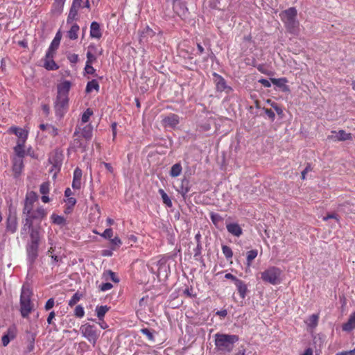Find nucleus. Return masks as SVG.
<instances>
[{
	"mask_svg": "<svg viewBox=\"0 0 355 355\" xmlns=\"http://www.w3.org/2000/svg\"><path fill=\"white\" fill-rule=\"evenodd\" d=\"M215 349L221 354H230L234 349V345L239 340L235 334L217 333L214 335Z\"/></svg>",
	"mask_w": 355,
	"mask_h": 355,
	"instance_id": "nucleus-1",
	"label": "nucleus"
},
{
	"mask_svg": "<svg viewBox=\"0 0 355 355\" xmlns=\"http://www.w3.org/2000/svg\"><path fill=\"white\" fill-rule=\"evenodd\" d=\"M31 291L23 286L20 295V312L23 318H28L33 309V304L31 300Z\"/></svg>",
	"mask_w": 355,
	"mask_h": 355,
	"instance_id": "nucleus-2",
	"label": "nucleus"
},
{
	"mask_svg": "<svg viewBox=\"0 0 355 355\" xmlns=\"http://www.w3.org/2000/svg\"><path fill=\"white\" fill-rule=\"evenodd\" d=\"M71 87L69 81H64L58 86V96L55 103L57 114L61 108H64L68 103V94Z\"/></svg>",
	"mask_w": 355,
	"mask_h": 355,
	"instance_id": "nucleus-3",
	"label": "nucleus"
},
{
	"mask_svg": "<svg viewBox=\"0 0 355 355\" xmlns=\"http://www.w3.org/2000/svg\"><path fill=\"white\" fill-rule=\"evenodd\" d=\"M263 282L272 285L281 283L282 270L277 267L270 266L260 273Z\"/></svg>",
	"mask_w": 355,
	"mask_h": 355,
	"instance_id": "nucleus-4",
	"label": "nucleus"
},
{
	"mask_svg": "<svg viewBox=\"0 0 355 355\" xmlns=\"http://www.w3.org/2000/svg\"><path fill=\"white\" fill-rule=\"evenodd\" d=\"M297 10L295 8L292 7L284 10L281 17L284 21L286 28L290 32L294 33L298 26V22L296 20Z\"/></svg>",
	"mask_w": 355,
	"mask_h": 355,
	"instance_id": "nucleus-5",
	"label": "nucleus"
},
{
	"mask_svg": "<svg viewBox=\"0 0 355 355\" xmlns=\"http://www.w3.org/2000/svg\"><path fill=\"white\" fill-rule=\"evenodd\" d=\"M80 331L82 336L85 338L94 346L96 345L100 336V331L94 325L88 323L81 325Z\"/></svg>",
	"mask_w": 355,
	"mask_h": 355,
	"instance_id": "nucleus-6",
	"label": "nucleus"
},
{
	"mask_svg": "<svg viewBox=\"0 0 355 355\" xmlns=\"http://www.w3.org/2000/svg\"><path fill=\"white\" fill-rule=\"evenodd\" d=\"M38 200V196L35 191H28L24 202L22 214L25 216L33 210L34 203Z\"/></svg>",
	"mask_w": 355,
	"mask_h": 355,
	"instance_id": "nucleus-7",
	"label": "nucleus"
},
{
	"mask_svg": "<svg viewBox=\"0 0 355 355\" xmlns=\"http://www.w3.org/2000/svg\"><path fill=\"white\" fill-rule=\"evenodd\" d=\"M47 216V211L42 206H39L36 209L31 211L29 214L25 216V218L30 219L33 223L35 220L42 221Z\"/></svg>",
	"mask_w": 355,
	"mask_h": 355,
	"instance_id": "nucleus-8",
	"label": "nucleus"
},
{
	"mask_svg": "<svg viewBox=\"0 0 355 355\" xmlns=\"http://www.w3.org/2000/svg\"><path fill=\"white\" fill-rule=\"evenodd\" d=\"M213 76L217 92H225L226 94H230L233 91V89L227 85L225 80L220 75L214 73Z\"/></svg>",
	"mask_w": 355,
	"mask_h": 355,
	"instance_id": "nucleus-9",
	"label": "nucleus"
},
{
	"mask_svg": "<svg viewBox=\"0 0 355 355\" xmlns=\"http://www.w3.org/2000/svg\"><path fill=\"white\" fill-rule=\"evenodd\" d=\"M162 122L165 128H175L180 123V116L175 114L170 113L163 118Z\"/></svg>",
	"mask_w": 355,
	"mask_h": 355,
	"instance_id": "nucleus-10",
	"label": "nucleus"
},
{
	"mask_svg": "<svg viewBox=\"0 0 355 355\" xmlns=\"http://www.w3.org/2000/svg\"><path fill=\"white\" fill-rule=\"evenodd\" d=\"M38 245L29 244L27 245V259L31 266H32L38 256Z\"/></svg>",
	"mask_w": 355,
	"mask_h": 355,
	"instance_id": "nucleus-11",
	"label": "nucleus"
},
{
	"mask_svg": "<svg viewBox=\"0 0 355 355\" xmlns=\"http://www.w3.org/2000/svg\"><path fill=\"white\" fill-rule=\"evenodd\" d=\"M79 134L80 132L77 130L73 133L74 139L72 142L73 147L75 149H81L83 151H85L88 146L87 141L80 139Z\"/></svg>",
	"mask_w": 355,
	"mask_h": 355,
	"instance_id": "nucleus-12",
	"label": "nucleus"
},
{
	"mask_svg": "<svg viewBox=\"0 0 355 355\" xmlns=\"http://www.w3.org/2000/svg\"><path fill=\"white\" fill-rule=\"evenodd\" d=\"M17 217L16 213L10 214L7 218L6 230L10 233H15L17 230Z\"/></svg>",
	"mask_w": 355,
	"mask_h": 355,
	"instance_id": "nucleus-13",
	"label": "nucleus"
},
{
	"mask_svg": "<svg viewBox=\"0 0 355 355\" xmlns=\"http://www.w3.org/2000/svg\"><path fill=\"white\" fill-rule=\"evenodd\" d=\"M9 132L15 134L16 136L18 137L17 142H19L21 144H25L28 138V131L19 128L11 127L9 129Z\"/></svg>",
	"mask_w": 355,
	"mask_h": 355,
	"instance_id": "nucleus-14",
	"label": "nucleus"
},
{
	"mask_svg": "<svg viewBox=\"0 0 355 355\" xmlns=\"http://www.w3.org/2000/svg\"><path fill=\"white\" fill-rule=\"evenodd\" d=\"M330 138L334 141H346L352 139V135L347 133L345 130H339L338 132L332 131Z\"/></svg>",
	"mask_w": 355,
	"mask_h": 355,
	"instance_id": "nucleus-15",
	"label": "nucleus"
},
{
	"mask_svg": "<svg viewBox=\"0 0 355 355\" xmlns=\"http://www.w3.org/2000/svg\"><path fill=\"white\" fill-rule=\"evenodd\" d=\"M226 228L227 232L232 235L239 237L243 234V230L236 223H230L227 224Z\"/></svg>",
	"mask_w": 355,
	"mask_h": 355,
	"instance_id": "nucleus-16",
	"label": "nucleus"
},
{
	"mask_svg": "<svg viewBox=\"0 0 355 355\" xmlns=\"http://www.w3.org/2000/svg\"><path fill=\"white\" fill-rule=\"evenodd\" d=\"M102 36V32L100 25L96 21H93L90 26V37L92 38L100 39Z\"/></svg>",
	"mask_w": 355,
	"mask_h": 355,
	"instance_id": "nucleus-17",
	"label": "nucleus"
},
{
	"mask_svg": "<svg viewBox=\"0 0 355 355\" xmlns=\"http://www.w3.org/2000/svg\"><path fill=\"white\" fill-rule=\"evenodd\" d=\"M355 329V311L349 315L347 322L344 323L342 326V329L344 331H351Z\"/></svg>",
	"mask_w": 355,
	"mask_h": 355,
	"instance_id": "nucleus-18",
	"label": "nucleus"
},
{
	"mask_svg": "<svg viewBox=\"0 0 355 355\" xmlns=\"http://www.w3.org/2000/svg\"><path fill=\"white\" fill-rule=\"evenodd\" d=\"M154 33L152 29L148 27L144 28L142 31H139V42L141 43L148 42V38L152 37Z\"/></svg>",
	"mask_w": 355,
	"mask_h": 355,
	"instance_id": "nucleus-19",
	"label": "nucleus"
},
{
	"mask_svg": "<svg viewBox=\"0 0 355 355\" xmlns=\"http://www.w3.org/2000/svg\"><path fill=\"white\" fill-rule=\"evenodd\" d=\"M31 242L29 244L40 245V228L34 227L30 232Z\"/></svg>",
	"mask_w": 355,
	"mask_h": 355,
	"instance_id": "nucleus-20",
	"label": "nucleus"
},
{
	"mask_svg": "<svg viewBox=\"0 0 355 355\" xmlns=\"http://www.w3.org/2000/svg\"><path fill=\"white\" fill-rule=\"evenodd\" d=\"M64 2L65 0H55L53 3L51 12L53 14L60 15L62 12Z\"/></svg>",
	"mask_w": 355,
	"mask_h": 355,
	"instance_id": "nucleus-21",
	"label": "nucleus"
},
{
	"mask_svg": "<svg viewBox=\"0 0 355 355\" xmlns=\"http://www.w3.org/2000/svg\"><path fill=\"white\" fill-rule=\"evenodd\" d=\"M23 166H24V164H23V161L21 159L15 158L13 159L12 171L16 177L18 176L19 175H20V173L22 171Z\"/></svg>",
	"mask_w": 355,
	"mask_h": 355,
	"instance_id": "nucleus-22",
	"label": "nucleus"
},
{
	"mask_svg": "<svg viewBox=\"0 0 355 355\" xmlns=\"http://www.w3.org/2000/svg\"><path fill=\"white\" fill-rule=\"evenodd\" d=\"M238 293H239L240 297L242 299H244L246 295L247 292V286L242 280H236V283L235 284Z\"/></svg>",
	"mask_w": 355,
	"mask_h": 355,
	"instance_id": "nucleus-23",
	"label": "nucleus"
},
{
	"mask_svg": "<svg viewBox=\"0 0 355 355\" xmlns=\"http://www.w3.org/2000/svg\"><path fill=\"white\" fill-rule=\"evenodd\" d=\"M33 223L30 219L24 218L22 220V227L21 229V234H26L27 232H29L33 229Z\"/></svg>",
	"mask_w": 355,
	"mask_h": 355,
	"instance_id": "nucleus-24",
	"label": "nucleus"
},
{
	"mask_svg": "<svg viewBox=\"0 0 355 355\" xmlns=\"http://www.w3.org/2000/svg\"><path fill=\"white\" fill-rule=\"evenodd\" d=\"M33 223L30 219L24 218L22 220V227L21 229V234H26L27 232H29L33 229Z\"/></svg>",
	"mask_w": 355,
	"mask_h": 355,
	"instance_id": "nucleus-25",
	"label": "nucleus"
},
{
	"mask_svg": "<svg viewBox=\"0 0 355 355\" xmlns=\"http://www.w3.org/2000/svg\"><path fill=\"white\" fill-rule=\"evenodd\" d=\"M80 30L79 26L76 24H73L70 29L67 31V37L72 40H75L78 38V33Z\"/></svg>",
	"mask_w": 355,
	"mask_h": 355,
	"instance_id": "nucleus-26",
	"label": "nucleus"
},
{
	"mask_svg": "<svg viewBox=\"0 0 355 355\" xmlns=\"http://www.w3.org/2000/svg\"><path fill=\"white\" fill-rule=\"evenodd\" d=\"M100 89L99 84L98 81L95 79L92 80L91 81H89L87 84L85 92L87 93L92 92L94 89L96 92H98Z\"/></svg>",
	"mask_w": 355,
	"mask_h": 355,
	"instance_id": "nucleus-27",
	"label": "nucleus"
},
{
	"mask_svg": "<svg viewBox=\"0 0 355 355\" xmlns=\"http://www.w3.org/2000/svg\"><path fill=\"white\" fill-rule=\"evenodd\" d=\"M110 307L107 305L97 306L96 308V315L100 320H103L105 313L109 311Z\"/></svg>",
	"mask_w": 355,
	"mask_h": 355,
	"instance_id": "nucleus-28",
	"label": "nucleus"
},
{
	"mask_svg": "<svg viewBox=\"0 0 355 355\" xmlns=\"http://www.w3.org/2000/svg\"><path fill=\"white\" fill-rule=\"evenodd\" d=\"M182 171V167L180 163L173 164L170 171V175L173 178L179 176Z\"/></svg>",
	"mask_w": 355,
	"mask_h": 355,
	"instance_id": "nucleus-29",
	"label": "nucleus"
},
{
	"mask_svg": "<svg viewBox=\"0 0 355 355\" xmlns=\"http://www.w3.org/2000/svg\"><path fill=\"white\" fill-rule=\"evenodd\" d=\"M24 144H21L19 142H17V145L14 148V151L18 157L17 159H21L25 156L26 153L24 149Z\"/></svg>",
	"mask_w": 355,
	"mask_h": 355,
	"instance_id": "nucleus-30",
	"label": "nucleus"
},
{
	"mask_svg": "<svg viewBox=\"0 0 355 355\" xmlns=\"http://www.w3.org/2000/svg\"><path fill=\"white\" fill-rule=\"evenodd\" d=\"M80 135L85 140L89 141L92 137V128L90 125H86L83 128Z\"/></svg>",
	"mask_w": 355,
	"mask_h": 355,
	"instance_id": "nucleus-31",
	"label": "nucleus"
},
{
	"mask_svg": "<svg viewBox=\"0 0 355 355\" xmlns=\"http://www.w3.org/2000/svg\"><path fill=\"white\" fill-rule=\"evenodd\" d=\"M44 67L47 70H56L58 69V66L53 60V58L45 59Z\"/></svg>",
	"mask_w": 355,
	"mask_h": 355,
	"instance_id": "nucleus-32",
	"label": "nucleus"
},
{
	"mask_svg": "<svg viewBox=\"0 0 355 355\" xmlns=\"http://www.w3.org/2000/svg\"><path fill=\"white\" fill-rule=\"evenodd\" d=\"M159 193L161 195L163 202L168 207H171L173 205L172 201L166 193L162 189L159 190Z\"/></svg>",
	"mask_w": 355,
	"mask_h": 355,
	"instance_id": "nucleus-33",
	"label": "nucleus"
},
{
	"mask_svg": "<svg viewBox=\"0 0 355 355\" xmlns=\"http://www.w3.org/2000/svg\"><path fill=\"white\" fill-rule=\"evenodd\" d=\"M318 315L313 314L309 316V318L306 320V324L309 327H315L318 322Z\"/></svg>",
	"mask_w": 355,
	"mask_h": 355,
	"instance_id": "nucleus-34",
	"label": "nucleus"
},
{
	"mask_svg": "<svg viewBox=\"0 0 355 355\" xmlns=\"http://www.w3.org/2000/svg\"><path fill=\"white\" fill-rule=\"evenodd\" d=\"M141 333L145 335L148 340L151 342H155L154 330H150L148 328H143L140 330Z\"/></svg>",
	"mask_w": 355,
	"mask_h": 355,
	"instance_id": "nucleus-35",
	"label": "nucleus"
},
{
	"mask_svg": "<svg viewBox=\"0 0 355 355\" xmlns=\"http://www.w3.org/2000/svg\"><path fill=\"white\" fill-rule=\"evenodd\" d=\"M78 8H74L72 6H71V8H70L68 17H67V24L71 23L76 19V17L78 15Z\"/></svg>",
	"mask_w": 355,
	"mask_h": 355,
	"instance_id": "nucleus-36",
	"label": "nucleus"
},
{
	"mask_svg": "<svg viewBox=\"0 0 355 355\" xmlns=\"http://www.w3.org/2000/svg\"><path fill=\"white\" fill-rule=\"evenodd\" d=\"M258 254L257 250H252L247 252V264L248 266H250L252 261L257 257Z\"/></svg>",
	"mask_w": 355,
	"mask_h": 355,
	"instance_id": "nucleus-37",
	"label": "nucleus"
},
{
	"mask_svg": "<svg viewBox=\"0 0 355 355\" xmlns=\"http://www.w3.org/2000/svg\"><path fill=\"white\" fill-rule=\"evenodd\" d=\"M83 295L78 292L73 294V295L71 297V298L69 301V306L72 307L75 304H76L82 297Z\"/></svg>",
	"mask_w": 355,
	"mask_h": 355,
	"instance_id": "nucleus-38",
	"label": "nucleus"
},
{
	"mask_svg": "<svg viewBox=\"0 0 355 355\" xmlns=\"http://www.w3.org/2000/svg\"><path fill=\"white\" fill-rule=\"evenodd\" d=\"M61 37H62L61 33H60V31H58L56 33L54 39L51 42L50 46H51L52 49H57L58 48V46H59V44H60V40H61Z\"/></svg>",
	"mask_w": 355,
	"mask_h": 355,
	"instance_id": "nucleus-39",
	"label": "nucleus"
},
{
	"mask_svg": "<svg viewBox=\"0 0 355 355\" xmlns=\"http://www.w3.org/2000/svg\"><path fill=\"white\" fill-rule=\"evenodd\" d=\"M210 218L215 225H218L219 223L223 220V218L220 214L214 212L210 214Z\"/></svg>",
	"mask_w": 355,
	"mask_h": 355,
	"instance_id": "nucleus-40",
	"label": "nucleus"
},
{
	"mask_svg": "<svg viewBox=\"0 0 355 355\" xmlns=\"http://www.w3.org/2000/svg\"><path fill=\"white\" fill-rule=\"evenodd\" d=\"M202 249V243H198L196 247L193 249V257L197 261L201 259Z\"/></svg>",
	"mask_w": 355,
	"mask_h": 355,
	"instance_id": "nucleus-41",
	"label": "nucleus"
},
{
	"mask_svg": "<svg viewBox=\"0 0 355 355\" xmlns=\"http://www.w3.org/2000/svg\"><path fill=\"white\" fill-rule=\"evenodd\" d=\"M51 218L53 223L57 225H62L65 221L64 217L56 214H52Z\"/></svg>",
	"mask_w": 355,
	"mask_h": 355,
	"instance_id": "nucleus-42",
	"label": "nucleus"
},
{
	"mask_svg": "<svg viewBox=\"0 0 355 355\" xmlns=\"http://www.w3.org/2000/svg\"><path fill=\"white\" fill-rule=\"evenodd\" d=\"M270 81L275 85L282 87L284 86L285 83L287 82V80L285 78H270Z\"/></svg>",
	"mask_w": 355,
	"mask_h": 355,
	"instance_id": "nucleus-43",
	"label": "nucleus"
},
{
	"mask_svg": "<svg viewBox=\"0 0 355 355\" xmlns=\"http://www.w3.org/2000/svg\"><path fill=\"white\" fill-rule=\"evenodd\" d=\"M222 251L225 257L228 259L232 257L233 252L232 249L227 246V245H223L222 246Z\"/></svg>",
	"mask_w": 355,
	"mask_h": 355,
	"instance_id": "nucleus-44",
	"label": "nucleus"
},
{
	"mask_svg": "<svg viewBox=\"0 0 355 355\" xmlns=\"http://www.w3.org/2000/svg\"><path fill=\"white\" fill-rule=\"evenodd\" d=\"M110 243L112 245V249L115 250L116 248L120 247L122 242L119 237L116 236L114 239H110Z\"/></svg>",
	"mask_w": 355,
	"mask_h": 355,
	"instance_id": "nucleus-45",
	"label": "nucleus"
},
{
	"mask_svg": "<svg viewBox=\"0 0 355 355\" xmlns=\"http://www.w3.org/2000/svg\"><path fill=\"white\" fill-rule=\"evenodd\" d=\"M40 191L42 195H47L49 192V183L48 182H43L40 185Z\"/></svg>",
	"mask_w": 355,
	"mask_h": 355,
	"instance_id": "nucleus-46",
	"label": "nucleus"
},
{
	"mask_svg": "<svg viewBox=\"0 0 355 355\" xmlns=\"http://www.w3.org/2000/svg\"><path fill=\"white\" fill-rule=\"evenodd\" d=\"M74 315L78 318H83L85 315V311L81 305H78L74 310Z\"/></svg>",
	"mask_w": 355,
	"mask_h": 355,
	"instance_id": "nucleus-47",
	"label": "nucleus"
},
{
	"mask_svg": "<svg viewBox=\"0 0 355 355\" xmlns=\"http://www.w3.org/2000/svg\"><path fill=\"white\" fill-rule=\"evenodd\" d=\"M93 112L89 109H87L82 115L81 121L83 123H87L90 116L92 115Z\"/></svg>",
	"mask_w": 355,
	"mask_h": 355,
	"instance_id": "nucleus-48",
	"label": "nucleus"
},
{
	"mask_svg": "<svg viewBox=\"0 0 355 355\" xmlns=\"http://www.w3.org/2000/svg\"><path fill=\"white\" fill-rule=\"evenodd\" d=\"M17 330L15 327H10L8 328L7 333L5 335L8 336L10 339H14L16 337Z\"/></svg>",
	"mask_w": 355,
	"mask_h": 355,
	"instance_id": "nucleus-49",
	"label": "nucleus"
},
{
	"mask_svg": "<svg viewBox=\"0 0 355 355\" xmlns=\"http://www.w3.org/2000/svg\"><path fill=\"white\" fill-rule=\"evenodd\" d=\"M101 236L106 239H111V238L113 236V230L112 228H107L101 234Z\"/></svg>",
	"mask_w": 355,
	"mask_h": 355,
	"instance_id": "nucleus-50",
	"label": "nucleus"
},
{
	"mask_svg": "<svg viewBox=\"0 0 355 355\" xmlns=\"http://www.w3.org/2000/svg\"><path fill=\"white\" fill-rule=\"evenodd\" d=\"M157 266H158L157 274V276H159L161 273L162 268L166 266V260L164 259H161L158 260L157 261Z\"/></svg>",
	"mask_w": 355,
	"mask_h": 355,
	"instance_id": "nucleus-51",
	"label": "nucleus"
},
{
	"mask_svg": "<svg viewBox=\"0 0 355 355\" xmlns=\"http://www.w3.org/2000/svg\"><path fill=\"white\" fill-rule=\"evenodd\" d=\"M96 60V57L89 51L87 53V62L86 64H92Z\"/></svg>",
	"mask_w": 355,
	"mask_h": 355,
	"instance_id": "nucleus-52",
	"label": "nucleus"
},
{
	"mask_svg": "<svg viewBox=\"0 0 355 355\" xmlns=\"http://www.w3.org/2000/svg\"><path fill=\"white\" fill-rule=\"evenodd\" d=\"M46 132L51 135V136H56L58 134V130L53 125H49L48 127Z\"/></svg>",
	"mask_w": 355,
	"mask_h": 355,
	"instance_id": "nucleus-53",
	"label": "nucleus"
},
{
	"mask_svg": "<svg viewBox=\"0 0 355 355\" xmlns=\"http://www.w3.org/2000/svg\"><path fill=\"white\" fill-rule=\"evenodd\" d=\"M113 287V285L110 282L103 283L99 286V288L101 291H107L110 290Z\"/></svg>",
	"mask_w": 355,
	"mask_h": 355,
	"instance_id": "nucleus-54",
	"label": "nucleus"
},
{
	"mask_svg": "<svg viewBox=\"0 0 355 355\" xmlns=\"http://www.w3.org/2000/svg\"><path fill=\"white\" fill-rule=\"evenodd\" d=\"M82 175H83V173H82L81 169H80L79 168H76L73 171V180L81 181Z\"/></svg>",
	"mask_w": 355,
	"mask_h": 355,
	"instance_id": "nucleus-55",
	"label": "nucleus"
},
{
	"mask_svg": "<svg viewBox=\"0 0 355 355\" xmlns=\"http://www.w3.org/2000/svg\"><path fill=\"white\" fill-rule=\"evenodd\" d=\"M55 51H56V49H52L51 46H49L46 51V53L45 55V59L53 58Z\"/></svg>",
	"mask_w": 355,
	"mask_h": 355,
	"instance_id": "nucleus-56",
	"label": "nucleus"
},
{
	"mask_svg": "<svg viewBox=\"0 0 355 355\" xmlns=\"http://www.w3.org/2000/svg\"><path fill=\"white\" fill-rule=\"evenodd\" d=\"M67 58L69 61L72 64H76L79 60L78 55L75 53L69 55Z\"/></svg>",
	"mask_w": 355,
	"mask_h": 355,
	"instance_id": "nucleus-57",
	"label": "nucleus"
},
{
	"mask_svg": "<svg viewBox=\"0 0 355 355\" xmlns=\"http://www.w3.org/2000/svg\"><path fill=\"white\" fill-rule=\"evenodd\" d=\"M85 71L88 74H95L96 69L90 64H86L85 67Z\"/></svg>",
	"mask_w": 355,
	"mask_h": 355,
	"instance_id": "nucleus-58",
	"label": "nucleus"
},
{
	"mask_svg": "<svg viewBox=\"0 0 355 355\" xmlns=\"http://www.w3.org/2000/svg\"><path fill=\"white\" fill-rule=\"evenodd\" d=\"M263 110L268 118L273 121L275 118V112L272 110L267 108H263Z\"/></svg>",
	"mask_w": 355,
	"mask_h": 355,
	"instance_id": "nucleus-59",
	"label": "nucleus"
},
{
	"mask_svg": "<svg viewBox=\"0 0 355 355\" xmlns=\"http://www.w3.org/2000/svg\"><path fill=\"white\" fill-rule=\"evenodd\" d=\"M54 304H55L54 299L50 298L46 302L44 308L46 311H49L53 307Z\"/></svg>",
	"mask_w": 355,
	"mask_h": 355,
	"instance_id": "nucleus-60",
	"label": "nucleus"
},
{
	"mask_svg": "<svg viewBox=\"0 0 355 355\" xmlns=\"http://www.w3.org/2000/svg\"><path fill=\"white\" fill-rule=\"evenodd\" d=\"M107 274L110 277V278L114 282H116V283H118L119 282V279L117 277L116 275L115 272L111 271V270H109L107 272Z\"/></svg>",
	"mask_w": 355,
	"mask_h": 355,
	"instance_id": "nucleus-61",
	"label": "nucleus"
},
{
	"mask_svg": "<svg viewBox=\"0 0 355 355\" xmlns=\"http://www.w3.org/2000/svg\"><path fill=\"white\" fill-rule=\"evenodd\" d=\"M148 299V295L143 297L140 299V300L139 302V305L141 308H144L146 306Z\"/></svg>",
	"mask_w": 355,
	"mask_h": 355,
	"instance_id": "nucleus-62",
	"label": "nucleus"
},
{
	"mask_svg": "<svg viewBox=\"0 0 355 355\" xmlns=\"http://www.w3.org/2000/svg\"><path fill=\"white\" fill-rule=\"evenodd\" d=\"M259 83H260L264 87H270L271 86L270 81L267 79L261 78L259 80Z\"/></svg>",
	"mask_w": 355,
	"mask_h": 355,
	"instance_id": "nucleus-63",
	"label": "nucleus"
},
{
	"mask_svg": "<svg viewBox=\"0 0 355 355\" xmlns=\"http://www.w3.org/2000/svg\"><path fill=\"white\" fill-rule=\"evenodd\" d=\"M336 355H355V348L352 350L338 352Z\"/></svg>",
	"mask_w": 355,
	"mask_h": 355,
	"instance_id": "nucleus-64",
	"label": "nucleus"
}]
</instances>
